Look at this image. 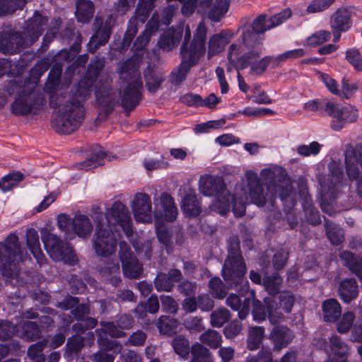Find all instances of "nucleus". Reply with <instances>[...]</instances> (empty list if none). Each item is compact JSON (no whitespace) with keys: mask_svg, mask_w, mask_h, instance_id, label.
<instances>
[{"mask_svg":"<svg viewBox=\"0 0 362 362\" xmlns=\"http://www.w3.org/2000/svg\"><path fill=\"white\" fill-rule=\"evenodd\" d=\"M183 325L191 333H199L204 329L202 317L189 316L184 320Z\"/></svg>","mask_w":362,"mask_h":362,"instance_id":"e2e57ef3","label":"nucleus"},{"mask_svg":"<svg viewBox=\"0 0 362 362\" xmlns=\"http://www.w3.org/2000/svg\"><path fill=\"white\" fill-rule=\"evenodd\" d=\"M41 239L47 254L54 261H62L69 265L77 262L76 255L70 243L62 241L57 235L47 230L42 232Z\"/></svg>","mask_w":362,"mask_h":362,"instance_id":"0eeeda50","label":"nucleus"},{"mask_svg":"<svg viewBox=\"0 0 362 362\" xmlns=\"http://www.w3.org/2000/svg\"><path fill=\"white\" fill-rule=\"evenodd\" d=\"M325 228L327 238L334 245H339L344 241L343 230L333 222L325 219Z\"/></svg>","mask_w":362,"mask_h":362,"instance_id":"79ce46f5","label":"nucleus"},{"mask_svg":"<svg viewBox=\"0 0 362 362\" xmlns=\"http://www.w3.org/2000/svg\"><path fill=\"white\" fill-rule=\"evenodd\" d=\"M18 335L27 341H34L41 336V330L35 322L25 321L21 324V330L18 329Z\"/></svg>","mask_w":362,"mask_h":362,"instance_id":"58836bf2","label":"nucleus"},{"mask_svg":"<svg viewBox=\"0 0 362 362\" xmlns=\"http://www.w3.org/2000/svg\"><path fill=\"white\" fill-rule=\"evenodd\" d=\"M245 272L246 266L241 255L240 243L232 241L228 246V255L222 269V276L230 288H236L245 281V286L248 284L245 281Z\"/></svg>","mask_w":362,"mask_h":362,"instance_id":"423d86ee","label":"nucleus"},{"mask_svg":"<svg viewBox=\"0 0 362 362\" xmlns=\"http://www.w3.org/2000/svg\"><path fill=\"white\" fill-rule=\"evenodd\" d=\"M302 204L308 222L312 225L320 224L321 223L320 215L318 210L314 206L310 196L306 195Z\"/></svg>","mask_w":362,"mask_h":362,"instance_id":"ea45409f","label":"nucleus"},{"mask_svg":"<svg viewBox=\"0 0 362 362\" xmlns=\"http://www.w3.org/2000/svg\"><path fill=\"white\" fill-rule=\"evenodd\" d=\"M330 103L327 99H315L305 103L304 108L308 111H319L327 114Z\"/></svg>","mask_w":362,"mask_h":362,"instance_id":"338daca9","label":"nucleus"},{"mask_svg":"<svg viewBox=\"0 0 362 362\" xmlns=\"http://www.w3.org/2000/svg\"><path fill=\"white\" fill-rule=\"evenodd\" d=\"M182 37V30L173 27L165 31L158 41V46L164 51H171L179 44Z\"/></svg>","mask_w":362,"mask_h":362,"instance_id":"393cba45","label":"nucleus"},{"mask_svg":"<svg viewBox=\"0 0 362 362\" xmlns=\"http://www.w3.org/2000/svg\"><path fill=\"white\" fill-rule=\"evenodd\" d=\"M199 189L205 196H215L217 198L228 192L223 180L221 177L212 176L200 180Z\"/></svg>","mask_w":362,"mask_h":362,"instance_id":"6ab92c4d","label":"nucleus"},{"mask_svg":"<svg viewBox=\"0 0 362 362\" xmlns=\"http://www.w3.org/2000/svg\"><path fill=\"white\" fill-rule=\"evenodd\" d=\"M172 346L175 352L183 358H187L191 351L188 339L181 334L177 335L173 339Z\"/></svg>","mask_w":362,"mask_h":362,"instance_id":"de8ad7c7","label":"nucleus"},{"mask_svg":"<svg viewBox=\"0 0 362 362\" xmlns=\"http://www.w3.org/2000/svg\"><path fill=\"white\" fill-rule=\"evenodd\" d=\"M324 320L329 322H336L341 315V307L334 298L325 300L322 303Z\"/></svg>","mask_w":362,"mask_h":362,"instance_id":"c9c22d12","label":"nucleus"},{"mask_svg":"<svg viewBox=\"0 0 362 362\" xmlns=\"http://www.w3.org/2000/svg\"><path fill=\"white\" fill-rule=\"evenodd\" d=\"M355 319V315L353 312H346L341 318L337 323V330L341 334L347 333L352 327Z\"/></svg>","mask_w":362,"mask_h":362,"instance_id":"0e129e2a","label":"nucleus"},{"mask_svg":"<svg viewBox=\"0 0 362 362\" xmlns=\"http://www.w3.org/2000/svg\"><path fill=\"white\" fill-rule=\"evenodd\" d=\"M101 329L95 330L96 333L103 332V334H108L112 337L121 338L126 336V332H124L119 326L118 324L114 322H101Z\"/></svg>","mask_w":362,"mask_h":362,"instance_id":"603ef678","label":"nucleus"},{"mask_svg":"<svg viewBox=\"0 0 362 362\" xmlns=\"http://www.w3.org/2000/svg\"><path fill=\"white\" fill-rule=\"evenodd\" d=\"M154 286L158 291L170 292L174 284L165 273H158L154 280Z\"/></svg>","mask_w":362,"mask_h":362,"instance_id":"680f3d73","label":"nucleus"},{"mask_svg":"<svg viewBox=\"0 0 362 362\" xmlns=\"http://www.w3.org/2000/svg\"><path fill=\"white\" fill-rule=\"evenodd\" d=\"M112 33V25L110 21H107L101 25L90 37L88 44V51L94 53L100 46L105 45L110 37Z\"/></svg>","mask_w":362,"mask_h":362,"instance_id":"b1692460","label":"nucleus"},{"mask_svg":"<svg viewBox=\"0 0 362 362\" xmlns=\"http://www.w3.org/2000/svg\"><path fill=\"white\" fill-rule=\"evenodd\" d=\"M26 244L37 262L42 264L45 260V257L40 247L38 233L34 228L27 230Z\"/></svg>","mask_w":362,"mask_h":362,"instance_id":"72a5a7b5","label":"nucleus"},{"mask_svg":"<svg viewBox=\"0 0 362 362\" xmlns=\"http://www.w3.org/2000/svg\"><path fill=\"white\" fill-rule=\"evenodd\" d=\"M233 37V34L226 30L211 35L208 43V58L211 59L223 52Z\"/></svg>","mask_w":362,"mask_h":362,"instance_id":"4be33fe9","label":"nucleus"},{"mask_svg":"<svg viewBox=\"0 0 362 362\" xmlns=\"http://www.w3.org/2000/svg\"><path fill=\"white\" fill-rule=\"evenodd\" d=\"M153 4L154 0H139L135 11L136 15L133 18H136L141 23H145L153 8Z\"/></svg>","mask_w":362,"mask_h":362,"instance_id":"8fccbe9b","label":"nucleus"},{"mask_svg":"<svg viewBox=\"0 0 362 362\" xmlns=\"http://www.w3.org/2000/svg\"><path fill=\"white\" fill-rule=\"evenodd\" d=\"M178 325L177 320L170 316L162 315L157 322V328L161 334L172 336Z\"/></svg>","mask_w":362,"mask_h":362,"instance_id":"a19ab883","label":"nucleus"},{"mask_svg":"<svg viewBox=\"0 0 362 362\" xmlns=\"http://www.w3.org/2000/svg\"><path fill=\"white\" fill-rule=\"evenodd\" d=\"M25 43L21 33L8 31L0 33V50L4 54H15L23 48Z\"/></svg>","mask_w":362,"mask_h":362,"instance_id":"f3484780","label":"nucleus"},{"mask_svg":"<svg viewBox=\"0 0 362 362\" xmlns=\"http://www.w3.org/2000/svg\"><path fill=\"white\" fill-rule=\"evenodd\" d=\"M48 340L43 339L30 346L28 355L33 362H45V358L42 354L43 350L47 346Z\"/></svg>","mask_w":362,"mask_h":362,"instance_id":"09e8293b","label":"nucleus"},{"mask_svg":"<svg viewBox=\"0 0 362 362\" xmlns=\"http://www.w3.org/2000/svg\"><path fill=\"white\" fill-rule=\"evenodd\" d=\"M254 297V291H250L248 296L242 302L237 294L230 293L226 298V303L232 310L238 311V317L240 320H245L250 310V305Z\"/></svg>","mask_w":362,"mask_h":362,"instance_id":"412c9836","label":"nucleus"},{"mask_svg":"<svg viewBox=\"0 0 362 362\" xmlns=\"http://www.w3.org/2000/svg\"><path fill=\"white\" fill-rule=\"evenodd\" d=\"M294 337L293 332L286 326H276L270 333L274 349L280 351L286 347Z\"/></svg>","mask_w":362,"mask_h":362,"instance_id":"5701e85b","label":"nucleus"},{"mask_svg":"<svg viewBox=\"0 0 362 362\" xmlns=\"http://www.w3.org/2000/svg\"><path fill=\"white\" fill-rule=\"evenodd\" d=\"M207 28L202 21H201L195 32L193 38L191 39V32L189 27L187 25L185 28L184 40L180 47V54H190L197 57H202L206 53V40Z\"/></svg>","mask_w":362,"mask_h":362,"instance_id":"9b49d317","label":"nucleus"},{"mask_svg":"<svg viewBox=\"0 0 362 362\" xmlns=\"http://www.w3.org/2000/svg\"><path fill=\"white\" fill-rule=\"evenodd\" d=\"M281 283L282 279L277 273L267 276L263 279V285L266 291L271 295L279 293Z\"/></svg>","mask_w":362,"mask_h":362,"instance_id":"6e6d98bb","label":"nucleus"},{"mask_svg":"<svg viewBox=\"0 0 362 362\" xmlns=\"http://www.w3.org/2000/svg\"><path fill=\"white\" fill-rule=\"evenodd\" d=\"M48 18L35 11L31 18L26 23L25 34L30 38V44H33L41 36L47 26Z\"/></svg>","mask_w":362,"mask_h":362,"instance_id":"aec40b11","label":"nucleus"},{"mask_svg":"<svg viewBox=\"0 0 362 362\" xmlns=\"http://www.w3.org/2000/svg\"><path fill=\"white\" fill-rule=\"evenodd\" d=\"M338 293L340 298L346 303L356 299L358 295L357 281L354 278L342 280L339 286Z\"/></svg>","mask_w":362,"mask_h":362,"instance_id":"a878e982","label":"nucleus"},{"mask_svg":"<svg viewBox=\"0 0 362 362\" xmlns=\"http://www.w3.org/2000/svg\"><path fill=\"white\" fill-rule=\"evenodd\" d=\"M94 9V4L90 0H78L75 12L77 21L83 23H88L93 16Z\"/></svg>","mask_w":362,"mask_h":362,"instance_id":"e433bc0d","label":"nucleus"},{"mask_svg":"<svg viewBox=\"0 0 362 362\" xmlns=\"http://www.w3.org/2000/svg\"><path fill=\"white\" fill-rule=\"evenodd\" d=\"M119 255L124 276L130 279H139L143 272L142 264L134 255L127 243H119Z\"/></svg>","mask_w":362,"mask_h":362,"instance_id":"4468645a","label":"nucleus"},{"mask_svg":"<svg viewBox=\"0 0 362 362\" xmlns=\"http://www.w3.org/2000/svg\"><path fill=\"white\" fill-rule=\"evenodd\" d=\"M329 349L332 358L346 359L349 347L338 335L334 334L329 338Z\"/></svg>","mask_w":362,"mask_h":362,"instance_id":"4c0bfd02","label":"nucleus"},{"mask_svg":"<svg viewBox=\"0 0 362 362\" xmlns=\"http://www.w3.org/2000/svg\"><path fill=\"white\" fill-rule=\"evenodd\" d=\"M181 62L174 68L169 76V81L173 86L180 85L186 78L192 67L199 64L201 57L190 54H180Z\"/></svg>","mask_w":362,"mask_h":362,"instance_id":"2eb2a0df","label":"nucleus"},{"mask_svg":"<svg viewBox=\"0 0 362 362\" xmlns=\"http://www.w3.org/2000/svg\"><path fill=\"white\" fill-rule=\"evenodd\" d=\"M261 176L267 185V189L276 198L279 197L283 202L292 201L294 197L293 189L289 177L284 170H280L278 174L270 169L262 170Z\"/></svg>","mask_w":362,"mask_h":362,"instance_id":"1a4fd4ad","label":"nucleus"},{"mask_svg":"<svg viewBox=\"0 0 362 362\" xmlns=\"http://www.w3.org/2000/svg\"><path fill=\"white\" fill-rule=\"evenodd\" d=\"M247 194L251 202L258 206H264L266 204V195L264 189L260 182L257 175L254 173H247Z\"/></svg>","mask_w":362,"mask_h":362,"instance_id":"a211bd4d","label":"nucleus"},{"mask_svg":"<svg viewBox=\"0 0 362 362\" xmlns=\"http://www.w3.org/2000/svg\"><path fill=\"white\" fill-rule=\"evenodd\" d=\"M228 0H216L209 12V17L213 21H219L228 11Z\"/></svg>","mask_w":362,"mask_h":362,"instance_id":"3c124183","label":"nucleus"},{"mask_svg":"<svg viewBox=\"0 0 362 362\" xmlns=\"http://www.w3.org/2000/svg\"><path fill=\"white\" fill-rule=\"evenodd\" d=\"M72 219L66 214H59L57 218V225L66 239L72 240L74 233L72 230Z\"/></svg>","mask_w":362,"mask_h":362,"instance_id":"13d9d810","label":"nucleus"},{"mask_svg":"<svg viewBox=\"0 0 362 362\" xmlns=\"http://www.w3.org/2000/svg\"><path fill=\"white\" fill-rule=\"evenodd\" d=\"M23 177V175L20 172L9 173L3 177L0 181V189H1L3 192L9 191L21 181Z\"/></svg>","mask_w":362,"mask_h":362,"instance_id":"4d7b16f0","label":"nucleus"},{"mask_svg":"<svg viewBox=\"0 0 362 362\" xmlns=\"http://www.w3.org/2000/svg\"><path fill=\"white\" fill-rule=\"evenodd\" d=\"M129 215L127 207L119 201L115 202L106 211V222L104 221L103 212L95 213L93 218L95 223L93 247L98 255L108 257L115 251L117 244L111 225H116Z\"/></svg>","mask_w":362,"mask_h":362,"instance_id":"f03ea898","label":"nucleus"},{"mask_svg":"<svg viewBox=\"0 0 362 362\" xmlns=\"http://www.w3.org/2000/svg\"><path fill=\"white\" fill-rule=\"evenodd\" d=\"M160 203L162 208V218L167 222L175 221L178 211L173 197L167 193H163L160 197Z\"/></svg>","mask_w":362,"mask_h":362,"instance_id":"7c9ffc66","label":"nucleus"},{"mask_svg":"<svg viewBox=\"0 0 362 362\" xmlns=\"http://www.w3.org/2000/svg\"><path fill=\"white\" fill-rule=\"evenodd\" d=\"M230 318V311L226 308H221L211 313V325L212 327H221L226 323Z\"/></svg>","mask_w":362,"mask_h":362,"instance_id":"5fc2aeb1","label":"nucleus"},{"mask_svg":"<svg viewBox=\"0 0 362 362\" xmlns=\"http://www.w3.org/2000/svg\"><path fill=\"white\" fill-rule=\"evenodd\" d=\"M18 334V327L16 325L8 320H0V339L3 340L13 337Z\"/></svg>","mask_w":362,"mask_h":362,"instance_id":"69168bd1","label":"nucleus"},{"mask_svg":"<svg viewBox=\"0 0 362 362\" xmlns=\"http://www.w3.org/2000/svg\"><path fill=\"white\" fill-rule=\"evenodd\" d=\"M84 346L85 340L83 337L73 335L68 338L64 347V358L68 361H73L78 358Z\"/></svg>","mask_w":362,"mask_h":362,"instance_id":"c756f323","label":"nucleus"},{"mask_svg":"<svg viewBox=\"0 0 362 362\" xmlns=\"http://www.w3.org/2000/svg\"><path fill=\"white\" fill-rule=\"evenodd\" d=\"M291 9L287 8L270 17L267 20L266 19V15H259L253 21L251 25H245L243 26L240 35L242 40L241 45H245L244 34H249L250 38L251 37L252 40L262 43V40L258 35L264 33L265 31L283 23L286 19L291 17Z\"/></svg>","mask_w":362,"mask_h":362,"instance_id":"9d476101","label":"nucleus"},{"mask_svg":"<svg viewBox=\"0 0 362 362\" xmlns=\"http://www.w3.org/2000/svg\"><path fill=\"white\" fill-rule=\"evenodd\" d=\"M132 211L135 219L139 222L148 223L151 221V201L145 193H137L132 201Z\"/></svg>","mask_w":362,"mask_h":362,"instance_id":"dca6fc26","label":"nucleus"},{"mask_svg":"<svg viewBox=\"0 0 362 362\" xmlns=\"http://www.w3.org/2000/svg\"><path fill=\"white\" fill-rule=\"evenodd\" d=\"M96 104L99 109V117L105 120L119 104L118 93L112 87V78L103 76L95 86Z\"/></svg>","mask_w":362,"mask_h":362,"instance_id":"6e6552de","label":"nucleus"},{"mask_svg":"<svg viewBox=\"0 0 362 362\" xmlns=\"http://www.w3.org/2000/svg\"><path fill=\"white\" fill-rule=\"evenodd\" d=\"M199 340L202 344L216 349L221 346L222 337L218 332L209 329L200 335Z\"/></svg>","mask_w":362,"mask_h":362,"instance_id":"49530a36","label":"nucleus"},{"mask_svg":"<svg viewBox=\"0 0 362 362\" xmlns=\"http://www.w3.org/2000/svg\"><path fill=\"white\" fill-rule=\"evenodd\" d=\"M281 308L277 303H269L267 305V317L272 325L279 324L284 318Z\"/></svg>","mask_w":362,"mask_h":362,"instance_id":"774afa93","label":"nucleus"},{"mask_svg":"<svg viewBox=\"0 0 362 362\" xmlns=\"http://www.w3.org/2000/svg\"><path fill=\"white\" fill-rule=\"evenodd\" d=\"M22 257L19 238L14 233L9 234L4 242L0 243V272L2 276L12 279L20 272Z\"/></svg>","mask_w":362,"mask_h":362,"instance_id":"39448f33","label":"nucleus"},{"mask_svg":"<svg viewBox=\"0 0 362 362\" xmlns=\"http://www.w3.org/2000/svg\"><path fill=\"white\" fill-rule=\"evenodd\" d=\"M350 12L346 8H339L334 13L330 19L331 29L346 32L351 27Z\"/></svg>","mask_w":362,"mask_h":362,"instance_id":"cd10ccee","label":"nucleus"},{"mask_svg":"<svg viewBox=\"0 0 362 362\" xmlns=\"http://www.w3.org/2000/svg\"><path fill=\"white\" fill-rule=\"evenodd\" d=\"M345 59L356 71H362V56L358 49H348L345 52Z\"/></svg>","mask_w":362,"mask_h":362,"instance_id":"bf43d9fd","label":"nucleus"},{"mask_svg":"<svg viewBox=\"0 0 362 362\" xmlns=\"http://www.w3.org/2000/svg\"><path fill=\"white\" fill-rule=\"evenodd\" d=\"M117 72L124 86L121 93V105L127 111H132L139 105L141 98L143 83L140 72L132 59L119 64Z\"/></svg>","mask_w":362,"mask_h":362,"instance_id":"20e7f679","label":"nucleus"},{"mask_svg":"<svg viewBox=\"0 0 362 362\" xmlns=\"http://www.w3.org/2000/svg\"><path fill=\"white\" fill-rule=\"evenodd\" d=\"M119 264L117 259H109L105 263L104 267L102 268L101 272L107 275L113 276V284L116 285L119 281H121V279L119 276H117L119 274Z\"/></svg>","mask_w":362,"mask_h":362,"instance_id":"052dcab7","label":"nucleus"},{"mask_svg":"<svg viewBox=\"0 0 362 362\" xmlns=\"http://www.w3.org/2000/svg\"><path fill=\"white\" fill-rule=\"evenodd\" d=\"M105 63L104 57H93L85 76L71 88L69 99L59 105L57 115L51 122L57 133L70 134L81 125L85 117L83 103L90 98L93 86L103 70Z\"/></svg>","mask_w":362,"mask_h":362,"instance_id":"f257e3e1","label":"nucleus"},{"mask_svg":"<svg viewBox=\"0 0 362 362\" xmlns=\"http://www.w3.org/2000/svg\"><path fill=\"white\" fill-rule=\"evenodd\" d=\"M228 288L219 277H213L209 282V291L215 298H224Z\"/></svg>","mask_w":362,"mask_h":362,"instance_id":"a18cd8bd","label":"nucleus"},{"mask_svg":"<svg viewBox=\"0 0 362 362\" xmlns=\"http://www.w3.org/2000/svg\"><path fill=\"white\" fill-rule=\"evenodd\" d=\"M192 358L190 362H213V356L210 351L199 343L191 347Z\"/></svg>","mask_w":362,"mask_h":362,"instance_id":"c03bdc74","label":"nucleus"},{"mask_svg":"<svg viewBox=\"0 0 362 362\" xmlns=\"http://www.w3.org/2000/svg\"><path fill=\"white\" fill-rule=\"evenodd\" d=\"M343 264L362 281V258L349 251H344L340 255Z\"/></svg>","mask_w":362,"mask_h":362,"instance_id":"473e14b6","label":"nucleus"},{"mask_svg":"<svg viewBox=\"0 0 362 362\" xmlns=\"http://www.w3.org/2000/svg\"><path fill=\"white\" fill-rule=\"evenodd\" d=\"M244 34L245 45L231 44L229 46V59L237 69L250 66V74L260 76L267 70L273 57L266 56L257 60L264 51L263 43L250 38Z\"/></svg>","mask_w":362,"mask_h":362,"instance_id":"7ed1b4c3","label":"nucleus"},{"mask_svg":"<svg viewBox=\"0 0 362 362\" xmlns=\"http://www.w3.org/2000/svg\"><path fill=\"white\" fill-rule=\"evenodd\" d=\"M264 335L263 327H252L249 329L247 347L249 350H256L262 344Z\"/></svg>","mask_w":362,"mask_h":362,"instance_id":"37998d69","label":"nucleus"},{"mask_svg":"<svg viewBox=\"0 0 362 362\" xmlns=\"http://www.w3.org/2000/svg\"><path fill=\"white\" fill-rule=\"evenodd\" d=\"M343 170L341 168L334 165L330 169V175L327 180V182L331 183V185H327L326 182H320L322 192L325 194H330L332 198L335 197L336 185L339 183L343 178Z\"/></svg>","mask_w":362,"mask_h":362,"instance_id":"2f4dec72","label":"nucleus"},{"mask_svg":"<svg viewBox=\"0 0 362 362\" xmlns=\"http://www.w3.org/2000/svg\"><path fill=\"white\" fill-rule=\"evenodd\" d=\"M42 99L40 95L35 92L34 87H25L11 104V112L18 116L27 115L37 108Z\"/></svg>","mask_w":362,"mask_h":362,"instance_id":"ddd939ff","label":"nucleus"},{"mask_svg":"<svg viewBox=\"0 0 362 362\" xmlns=\"http://www.w3.org/2000/svg\"><path fill=\"white\" fill-rule=\"evenodd\" d=\"M71 223L74 237L77 235L79 238H86L90 235L93 225L87 216L77 214L72 219Z\"/></svg>","mask_w":362,"mask_h":362,"instance_id":"bb28decb","label":"nucleus"},{"mask_svg":"<svg viewBox=\"0 0 362 362\" xmlns=\"http://www.w3.org/2000/svg\"><path fill=\"white\" fill-rule=\"evenodd\" d=\"M327 114L333 119L331 127L334 131L341 130L346 124L354 122L358 118V110L351 106H342L340 104L330 103Z\"/></svg>","mask_w":362,"mask_h":362,"instance_id":"f8f14e48","label":"nucleus"},{"mask_svg":"<svg viewBox=\"0 0 362 362\" xmlns=\"http://www.w3.org/2000/svg\"><path fill=\"white\" fill-rule=\"evenodd\" d=\"M144 76L146 82V87L151 93L157 92L165 80L163 72L155 70L151 67H148L144 71Z\"/></svg>","mask_w":362,"mask_h":362,"instance_id":"c85d7f7f","label":"nucleus"},{"mask_svg":"<svg viewBox=\"0 0 362 362\" xmlns=\"http://www.w3.org/2000/svg\"><path fill=\"white\" fill-rule=\"evenodd\" d=\"M181 209L188 217H197L202 211L199 201L197 194L193 192L187 193L182 200Z\"/></svg>","mask_w":362,"mask_h":362,"instance_id":"f704fd0d","label":"nucleus"},{"mask_svg":"<svg viewBox=\"0 0 362 362\" xmlns=\"http://www.w3.org/2000/svg\"><path fill=\"white\" fill-rule=\"evenodd\" d=\"M105 156V152L99 151L83 162L76 163V165L78 169L89 170L92 168H95L99 165H103V160Z\"/></svg>","mask_w":362,"mask_h":362,"instance_id":"864d4df0","label":"nucleus"}]
</instances>
